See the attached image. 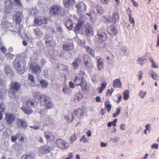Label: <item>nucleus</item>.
I'll use <instances>...</instances> for the list:
<instances>
[{
    "label": "nucleus",
    "mask_w": 159,
    "mask_h": 159,
    "mask_svg": "<svg viewBox=\"0 0 159 159\" xmlns=\"http://www.w3.org/2000/svg\"><path fill=\"white\" fill-rule=\"evenodd\" d=\"M26 62L24 59L19 60L16 59L14 63V65L18 73L21 74L24 73L26 67Z\"/></svg>",
    "instance_id": "f257e3e1"
},
{
    "label": "nucleus",
    "mask_w": 159,
    "mask_h": 159,
    "mask_svg": "<svg viewBox=\"0 0 159 159\" xmlns=\"http://www.w3.org/2000/svg\"><path fill=\"white\" fill-rule=\"evenodd\" d=\"M21 84L17 82H12L11 83L9 95L11 98L15 97L16 93L21 88Z\"/></svg>",
    "instance_id": "f03ea898"
},
{
    "label": "nucleus",
    "mask_w": 159,
    "mask_h": 159,
    "mask_svg": "<svg viewBox=\"0 0 159 159\" xmlns=\"http://www.w3.org/2000/svg\"><path fill=\"white\" fill-rule=\"evenodd\" d=\"M40 104L42 106H45V109L47 110L52 108L54 106L51 99L46 95L40 101Z\"/></svg>",
    "instance_id": "7ed1b4c3"
},
{
    "label": "nucleus",
    "mask_w": 159,
    "mask_h": 159,
    "mask_svg": "<svg viewBox=\"0 0 159 159\" xmlns=\"http://www.w3.org/2000/svg\"><path fill=\"white\" fill-rule=\"evenodd\" d=\"M56 143L59 148L62 149L67 148L69 146L68 143L61 139H57L56 141Z\"/></svg>",
    "instance_id": "20e7f679"
},
{
    "label": "nucleus",
    "mask_w": 159,
    "mask_h": 159,
    "mask_svg": "<svg viewBox=\"0 0 159 159\" xmlns=\"http://www.w3.org/2000/svg\"><path fill=\"white\" fill-rule=\"evenodd\" d=\"M48 20L46 18H43V19L40 18H35L34 20V25L38 26L42 24L46 25L48 24Z\"/></svg>",
    "instance_id": "39448f33"
},
{
    "label": "nucleus",
    "mask_w": 159,
    "mask_h": 159,
    "mask_svg": "<svg viewBox=\"0 0 159 159\" xmlns=\"http://www.w3.org/2000/svg\"><path fill=\"white\" fill-rule=\"evenodd\" d=\"M61 10V8L60 6L53 5L52 7L50 12L52 14L58 15L60 14Z\"/></svg>",
    "instance_id": "423d86ee"
},
{
    "label": "nucleus",
    "mask_w": 159,
    "mask_h": 159,
    "mask_svg": "<svg viewBox=\"0 0 159 159\" xmlns=\"http://www.w3.org/2000/svg\"><path fill=\"white\" fill-rule=\"evenodd\" d=\"M15 119V116L13 114L8 113L6 114L5 119L7 124H11L14 121Z\"/></svg>",
    "instance_id": "0eeeda50"
},
{
    "label": "nucleus",
    "mask_w": 159,
    "mask_h": 159,
    "mask_svg": "<svg viewBox=\"0 0 159 159\" xmlns=\"http://www.w3.org/2000/svg\"><path fill=\"white\" fill-rule=\"evenodd\" d=\"M29 67L34 73L36 74H39L42 70V68L38 64H30Z\"/></svg>",
    "instance_id": "6e6552de"
},
{
    "label": "nucleus",
    "mask_w": 159,
    "mask_h": 159,
    "mask_svg": "<svg viewBox=\"0 0 159 159\" xmlns=\"http://www.w3.org/2000/svg\"><path fill=\"white\" fill-rule=\"evenodd\" d=\"M84 81L83 74H79L75 76L74 82L76 86H80Z\"/></svg>",
    "instance_id": "1a4fd4ad"
},
{
    "label": "nucleus",
    "mask_w": 159,
    "mask_h": 159,
    "mask_svg": "<svg viewBox=\"0 0 159 159\" xmlns=\"http://www.w3.org/2000/svg\"><path fill=\"white\" fill-rule=\"evenodd\" d=\"M4 72L6 75L11 79H12L14 76L13 73L10 67L8 65H6L4 67Z\"/></svg>",
    "instance_id": "9d476101"
},
{
    "label": "nucleus",
    "mask_w": 159,
    "mask_h": 159,
    "mask_svg": "<svg viewBox=\"0 0 159 159\" xmlns=\"http://www.w3.org/2000/svg\"><path fill=\"white\" fill-rule=\"evenodd\" d=\"M6 8L5 12L6 13L9 14L12 11V3L11 1L7 0L5 1Z\"/></svg>",
    "instance_id": "9b49d317"
},
{
    "label": "nucleus",
    "mask_w": 159,
    "mask_h": 159,
    "mask_svg": "<svg viewBox=\"0 0 159 159\" xmlns=\"http://www.w3.org/2000/svg\"><path fill=\"white\" fill-rule=\"evenodd\" d=\"M46 45L49 47H53L55 46V43L51 36L46 35L45 37Z\"/></svg>",
    "instance_id": "f8f14e48"
},
{
    "label": "nucleus",
    "mask_w": 159,
    "mask_h": 159,
    "mask_svg": "<svg viewBox=\"0 0 159 159\" xmlns=\"http://www.w3.org/2000/svg\"><path fill=\"white\" fill-rule=\"evenodd\" d=\"M64 118L68 122L71 123L73 120V113L72 112L69 111L67 114L64 115Z\"/></svg>",
    "instance_id": "ddd939ff"
},
{
    "label": "nucleus",
    "mask_w": 159,
    "mask_h": 159,
    "mask_svg": "<svg viewBox=\"0 0 159 159\" xmlns=\"http://www.w3.org/2000/svg\"><path fill=\"white\" fill-rule=\"evenodd\" d=\"M83 58L85 66L87 67L90 68L92 66V65L89 62L90 59L89 56L87 55H84Z\"/></svg>",
    "instance_id": "4468645a"
},
{
    "label": "nucleus",
    "mask_w": 159,
    "mask_h": 159,
    "mask_svg": "<svg viewBox=\"0 0 159 159\" xmlns=\"http://www.w3.org/2000/svg\"><path fill=\"white\" fill-rule=\"evenodd\" d=\"M81 62V59L79 57H77L75 59L74 61L72 63V66L75 70L78 69V67Z\"/></svg>",
    "instance_id": "2eb2a0df"
},
{
    "label": "nucleus",
    "mask_w": 159,
    "mask_h": 159,
    "mask_svg": "<svg viewBox=\"0 0 159 159\" xmlns=\"http://www.w3.org/2000/svg\"><path fill=\"white\" fill-rule=\"evenodd\" d=\"M33 96L35 99L39 100L40 101L42 99H43L45 95L42 94L39 91L35 92L33 93Z\"/></svg>",
    "instance_id": "dca6fc26"
},
{
    "label": "nucleus",
    "mask_w": 159,
    "mask_h": 159,
    "mask_svg": "<svg viewBox=\"0 0 159 159\" xmlns=\"http://www.w3.org/2000/svg\"><path fill=\"white\" fill-rule=\"evenodd\" d=\"M76 7L79 11L83 12L86 9V6L85 4L83 2H81L78 4L76 5Z\"/></svg>",
    "instance_id": "f3484780"
},
{
    "label": "nucleus",
    "mask_w": 159,
    "mask_h": 159,
    "mask_svg": "<svg viewBox=\"0 0 159 159\" xmlns=\"http://www.w3.org/2000/svg\"><path fill=\"white\" fill-rule=\"evenodd\" d=\"M35 34L38 38H40L43 36V33L39 28H36L34 30Z\"/></svg>",
    "instance_id": "a211bd4d"
},
{
    "label": "nucleus",
    "mask_w": 159,
    "mask_h": 159,
    "mask_svg": "<svg viewBox=\"0 0 159 159\" xmlns=\"http://www.w3.org/2000/svg\"><path fill=\"white\" fill-rule=\"evenodd\" d=\"M97 35L99 39L101 40L102 41H104L107 39V35L103 32L98 31Z\"/></svg>",
    "instance_id": "6ab92c4d"
},
{
    "label": "nucleus",
    "mask_w": 159,
    "mask_h": 159,
    "mask_svg": "<svg viewBox=\"0 0 159 159\" xmlns=\"http://www.w3.org/2000/svg\"><path fill=\"white\" fill-rule=\"evenodd\" d=\"M107 30L108 33L111 34H115L118 32L117 30L115 29V27L113 25L108 27Z\"/></svg>",
    "instance_id": "aec40b11"
},
{
    "label": "nucleus",
    "mask_w": 159,
    "mask_h": 159,
    "mask_svg": "<svg viewBox=\"0 0 159 159\" xmlns=\"http://www.w3.org/2000/svg\"><path fill=\"white\" fill-rule=\"evenodd\" d=\"M23 18V16L21 13L20 12H17L16 15V23L17 24H19L21 22Z\"/></svg>",
    "instance_id": "412c9836"
},
{
    "label": "nucleus",
    "mask_w": 159,
    "mask_h": 159,
    "mask_svg": "<svg viewBox=\"0 0 159 159\" xmlns=\"http://www.w3.org/2000/svg\"><path fill=\"white\" fill-rule=\"evenodd\" d=\"M50 150V147L47 146H43L40 149L41 153L43 154L48 152Z\"/></svg>",
    "instance_id": "4be33fe9"
},
{
    "label": "nucleus",
    "mask_w": 159,
    "mask_h": 159,
    "mask_svg": "<svg viewBox=\"0 0 159 159\" xmlns=\"http://www.w3.org/2000/svg\"><path fill=\"white\" fill-rule=\"evenodd\" d=\"M63 2L64 5L66 7L71 6L75 2L74 0H63Z\"/></svg>",
    "instance_id": "5701e85b"
},
{
    "label": "nucleus",
    "mask_w": 159,
    "mask_h": 159,
    "mask_svg": "<svg viewBox=\"0 0 159 159\" xmlns=\"http://www.w3.org/2000/svg\"><path fill=\"white\" fill-rule=\"evenodd\" d=\"M103 60L101 58H99L97 61V66L99 70H101L103 68Z\"/></svg>",
    "instance_id": "b1692460"
},
{
    "label": "nucleus",
    "mask_w": 159,
    "mask_h": 159,
    "mask_svg": "<svg viewBox=\"0 0 159 159\" xmlns=\"http://www.w3.org/2000/svg\"><path fill=\"white\" fill-rule=\"evenodd\" d=\"M80 86L81 87L82 89L86 92H88L89 91V86L87 85L86 83L84 81Z\"/></svg>",
    "instance_id": "393cba45"
},
{
    "label": "nucleus",
    "mask_w": 159,
    "mask_h": 159,
    "mask_svg": "<svg viewBox=\"0 0 159 159\" xmlns=\"http://www.w3.org/2000/svg\"><path fill=\"white\" fill-rule=\"evenodd\" d=\"M80 86L81 87L82 89L86 92H88L89 91V86L87 85L86 83L84 81Z\"/></svg>",
    "instance_id": "a878e982"
},
{
    "label": "nucleus",
    "mask_w": 159,
    "mask_h": 159,
    "mask_svg": "<svg viewBox=\"0 0 159 159\" xmlns=\"http://www.w3.org/2000/svg\"><path fill=\"white\" fill-rule=\"evenodd\" d=\"M80 86L81 87L82 89L86 92H88L89 91V86L87 85L86 83L84 81Z\"/></svg>",
    "instance_id": "bb28decb"
},
{
    "label": "nucleus",
    "mask_w": 159,
    "mask_h": 159,
    "mask_svg": "<svg viewBox=\"0 0 159 159\" xmlns=\"http://www.w3.org/2000/svg\"><path fill=\"white\" fill-rule=\"evenodd\" d=\"M86 35L88 36L92 35L93 34V30L91 25H89L86 30Z\"/></svg>",
    "instance_id": "cd10ccee"
},
{
    "label": "nucleus",
    "mask_w": 159,
    "mask_h": 159,
    "mask_svg": "<svg viewBox=\"0 0 159 159\" xmlns=\"http://www.w3.org/2000/svg\"><path fill=\"white\" fill-rule=\"evenodd\" d=\"M21 109L25 113L28 115L31 114L33 112V111L32 109L28 108L25 106H22Z\"/></svg>",
    "instance_id": "c85d7f7f"
},
{
    "label": "nucleus",
    "mask_w": 159,
    "mask_h": 159,
    "mask_svg": "<svg viewBox=\"0 0 159 159\" xmlns=\"http://www.w3.org/2000/svg\"><path fill=\"white\" fill-rule=\"evenodd\" d=\"M44 133V137L47 140H51L53 139L54 136L50 132H45Z\"/></svg>",
    "instance_id": "c756f323"
},
{
    "label": "nucleus",
    "mask_w": 159,
    "mask_h": 159,
    "mask_svg": "<svg viewBox=\"0 0 159 159\" xmlns=\"http://www.w3.org/2000/svg\"><path fill=\"white\" fill-rule=\"evenodd\" d=\"M63 49L66 51L71 50L73 48V45L70 43L65 44L63 45Z\"/></svg>",
    "instance_id": "7c9ffc66"
},
{
    "label": "nucleus",
    "mask_w": 159,
    "mask_h": 159,
    "mask_svg": "<svg viewBox=\"0 0 159 159\" xmlns=\"http://www.w3.org/2000/svg\"><path fill=\"white\" fill-rule=\"evenodd\" d=\"M66 25L68 29L71 30L73 26V22L71 20L69 19L66 21Z\"/></svg>",
    "instance_id": "2f4dec72"
},
{
    "label": "nucleus",
    "mask_w": 159,
    "mask_h": 159,
    "mask_svg": "<svg viewBox=\"0 0 159 159\" xmlns=\"http://www.w3.org/2000/svg\"><path fill=\"white\" fill-rule=\"evenodd\" d=\"M84 23V20H80L77 24L75 26L74 30L75 32L79 31L82 25Z\"/></svg>",
    "instance_id": "473e14b6"
},
{
    "label": "nucleus",
    "mask_w": 159,
    "mask_h": 159,
    "mask_svg": "<svg viewBox=\"0 0 159 159\" xmlns=\"http://www.w3.org/2000/svg\"><path fill=\"white\" fill-rule=\"evenodd\" d=\"M18 125L21 127L24 128L27 126V124L25 121L22 119H20L18 122Z\"/></svg>",
    "instance_id": "72a5a7b5"
},
{
    "label": "nucleus",
    "mask_w": 159,
    "mask_h": 159,
    "mask_svg": "<svg viewBox=\"0 0 159 159\" xmlns=\"http://www.w3.org/2000/svg\"><path fill=\"white\" fill-rule=\"evenodd\" d=\"M129 98V92L128 90H125L123 93V98L125 100H128Z\"/></svg>",
    "instance_id": "f704fd0d"
},
{
    "label": "nucleus",
    "mask_w": 159,
    "mask_h": 159,
    "mask_svg": "<svg viewBox=\"0 0 159 159\" xmlns=\"http://www.w3.org/2000/svg\"><path fill=\"white\" fill-rule=\"evenodd\" d=\"M63 92L65 94H70L71 93V89L68 87L63 86L62 88Z\"/></svg>",
    "instance_id": "c9c22d12"
},
{
    "label": "nucleus",
    "mask_w": 159,
    "mask_h": 159,
    "mask_svg": "<svg viewBox=\"0 0 159 159\" xmlns=\"http://www.w3.org/2000/svg\"><path fill=\"white\" fill-rule=\"evenodd\" d=\"M40 84L41 87L43 89H45L48 87V83L45 80H41L40 82Z\"/></svg>",
    "instance_id": "e433bc0d"
},
{
    "label": "nucleus",
    "mask_w": 159,
    "mask_h": 159,
    "mask_svg": "<svg viewBox=\"0 0 159 159\" xmlns=\"http://www.w3.org/2000/svg\"><path fill=\"white\" fill-rule=\"evenodd\" d=\"M5 109L4 105L2 103H1L0 105V120L2 118V114L5 111Z\"/></svg>",
    "instance_id": "4c0bfd02"
},
{
    "label": "nucleus",
    "mask_w": 159,
    "mask_h": 159,
    "mask_svg": "<svg viewBox=\"0 0 159 159\" xmlns=\"http://www.w3.org/2000/svg\"><path fill=\"white\" fill-rule=\"evenodd\" d=\"M105 105L107 109V111L108 112H109L111 109V105L110 104L109 100L106 99L105 102Z\"/></svg>",
    "instance_id": "58836bf2"
},
{
    "label": "nucleus",
    "mask_w": 159,
    "mask_h": 159,
    "mask_svg": "<svg viewBox=\"0 0 159 159\" xmlns=\"http://www.w3.org/2000/svg\"><path fill=\"white\" fill-rule=\"evenodd\" d=\"M82 96L80 92H78L75 95L74 100L75 102H77L79 101L82 98Z\"/></svg>",
    "instance_id": "ea45409f"
},
{
    "label": "nucleus",
    "mask_w": 159,
    "mask_h": 159,
    "mask_svg": "<svg viewBox=\"0 0 159 159\" xmlns=\"http://www.w3.org/2000/svg\"><path fill=\"white\" fill-rule=\"evenodd\" d=\"M86 52L90 54L93 57H94V52L93 49L87 46L86 47Z\"/></svg>",
    "instance_id": "a19ab883"
},
{
    "label": "nucleus",
    "mask_w": 159,
    "mask_h": 159,
    "mask_svg": "<svg viewBox=\"0 0 159 159\" xmlns=\"http://www.w3.org/2000/svg\"><path fill=\"white\" fill-rule=\"evenodd\" d=\"M27 105L28 106H30L32 107H34L37 106V103L36 102H33L32 101L29 100L27 102Z\"/></svg>",
    "instance_id": "79ce46f5"
},
{
    "label": "nucleus",
    "mask_w": 159,
    "mask_h": 159,
    "mask_svg": "<svg viewBox=\"0 0 159 159\" xmlns=\"http://www.w3.org/2000/svg\"><path fill=\"white\" fill-rule=\"evenodd\" d=\"M75 114L78 117H80L83 115V110L80 109H78L75 110Z\"/></svg>",
    "instance_id": "37998d69"
},
{
    "label": "nucleus",
    "mask_w": 159,
    "mask_h": 159,
    "mask_svg": "<svg viewBox=\"0 0 159 159\" xmlns=\"http://www.w3.org/2000/svg\"><path fill=\"white\" fill-rule=\"evenodd\" d=\"M28 78L32 85L34 86L35 85V82L34 80V78L33 76L30 74H29Z\"/></svg>",
    "instance_id": "c03bdc74"
},
{
    "label": "nucleus",
    "mask_w": 159,
    "mask_h": 159,
    "mask_svg": "<svg viewBox=\"0 0 159 159\" xmlns=\"http://www.w3.org/2000/svg\"><path fill=\"white\" fill-rule=\"evenodd\" d=\"M149 74L150 75L151 77L154 80H158V76L157 74L154 72V71H152L151 73Z\"/></svg>",
    "instance_id": "a18cd8bd"
},
{
    "label": "nucleus",
    "mask_w": 159,
    "mask_h": 159,
    "mask_svg": "<svg viewBox=\"0 0 159 159\" xmlns=\"http://www.w3.org/2000/svg\"><path fill=\"white\" fill-rule=\"evenodd\" d=\"M150 61L152 63V67L154 68H158V66L157 65L156 62L154 61L152 58H149Z\"/></svg>",
    "instance_id": "49530a36"
},
{
    "label": "nucleus",
    "mask_w": 159,
    "mask_h": 159,
    "mask_svg": "<svg viewBox=\"0 0 159 159\" xmlns=\"http://www.w3.org/2000/svg\"><path fill=\"white\" fill-rule=\"evenodd\" d=\"M129 13L128 14L129 17V21L130 22L133 24V25L134 26V25L135 21L134 19L131 16V11L130 10H129Z\"/></svg>",
    "instance_id": "de8ad7c7"
},
{
    "label": "nucleus",
    "mask_w": 159,
    "mask_h": 159,
    "mask_svg": "<svg viewBox=\"0 0 159 159\" xmlns=\"http://www.w3.org/2000/svg\"><path fill=\"white\" fill-rule=\"evenodd\" d=\"M146 60V58H145L144 57H143L139 58L137 60L139 64L141 65H142L144 64Z\"/></svg>",
    "instance_id": "09e8293b"
},
{
    "label": "nucleus",
    "mask_w": 159,
    "mask_h": 159,
    "mask_svg": "<svg viewBox=\"0 0 159 159\" xmlns=\"http://www.w3.org/2000/svg\"><path fill=\"white\" fill-rule=\"evenodd\" d=\"M121 50L123 53L125 55L128 54L129 53L128 50L125 47H122Z\"/></svg>",
    "instance_id": "8fccbe9b"
},
{
    "label": "nucleus",
    "mask_w": 159,
    "mask_h": 159,
    "mask_svg": "<svg viewBox=\"0 0 159 159\" xmlns=\"http://www.w3.org/2000/svg\"><path fill=\"white\" fill-rule=\"evenodd\" d=\"M106 86L107 84L105 83H103L101 84V87L99 88V93H102V91L106 88Z\"/></svg>",
    "instance_id": "3c124183"
},
{
    "label": "nucleus",
    "mask_w": 159,
    "mask_h": 159,
    "mask_svg": "<svg viewBox=\"0 0 159 159\" xmlns=\"http://www.w3.org/2000/svg\"><path fill=\"white\" fill-rule=\"evenodd\" d=\"M10 25V23H9L7 21H3L2 23V25L3 26V28H4V27L6 28H8L9 27Z\"/></svg>",
    "instance_id": "603ef678"
},
{
    "label": "nucleus",
    "mask_w": 159,
    "mask_h": 159,
    "mask_svg": "<svg viewBox=\"0 0 159 159\" xmlns=\"http://www.w3.org/2000/svg\"><path fill=\"white\" fill-rule=\"evenodd\" d=\"M22 159H34V158L30 155H24L22 156Z\"/></svg>",
    "instance_id": "864d4df0"
},
{
    "label": "nucleus",
    "mask_w": 159,
    "mask_h": 159,
    "mask_svg": "<svg viewBox=\"0 0 159 159\" xmlns=\"http://www.w3.org/2000/svg\"><path fill=\"white\" fill-rule=\"evenodd\" d=\"M77 135H76V134H74L73 136H72L70 140V143H73L77 139Z\"/></svg>",
    "instance_id": "5fc2aeb1"
},
{
    "label": "nucleus",
    "mask_w": 159,
    "mask_h": 159,
    "mask_svg": "<svg viewBox=\"0 0 159 159\" xmlns=\"http://www.w3.org/2000/svg\"><path fill=\"white\" fill-rule=\"evenodd\" d=\"M119 80L117 79L114 81L113 86L114 87H119Z\"/></svg>",
    "instance_id": "6e6d98bb"
},
{
    "label": "nucleus",
    "mask_w": 159,
    "mask_h": 159,
    "mask_svg": "<svg viewBox=\"0 0 159 159\" xmlns=\"http://www.w3.org/2000/svg\"><path fill=\"white\" fill-rule=\"evenodd\" d=\"M146 92L140 91L139 93V96L141 98H143L146 95Z\"/></svg>",
    "instance_id": "4d7b16f0"
},
{
    "label": "nucleus",
    "mask_w": 159,
    "mask_h": 159,
    "mask_svg": "<svg viewBox=\"0 0 159 159\" xmlns=\"http://www.w3.org/2000/svg\"><path fill=\"white\" fill-rule=\"evenodd\" d=\"M88 141V139L85 137V135H83L82 136L80 141L83 142H87Z\"/></svg>",
    "instance_id": "13d9d810"
},
{
    "label": "nucleus",
    "mask_w": 159,
    "mask_h": 159,
    "mask_svg": "<svg viewBox=\"0 0 159 159\" xmlns=\"http://www.w3.org/2000/svg\"><path fill=\"white\" fill-rule=\"evenodd\" d=\"M29 11L30 12L31 15L32 16H33L36 14L37 10L35 9L32 8Z\"/></svg>",
    "instance_id": "bf43d9fd"
},
{
    "label": "nucleus",
    "mask_w": 159,
    "mask_h": 159,
    "mask_svg": "<svg viewBox=\"0 0 159 159\" xmlns=\"http://www.w3.org/2000/svg\"><path fill=\"white\" fill-rule=\"evenodd\" d=\"M114 19L115 20L119 21V14L118 13L114 12L113 14Z\"/></svg>",
    "instance_id": "052dcab7"
},
{
    "label": "nucleus",
    "mask_w": 159,
    "mask_h": 159,
    "mask_svg": "<svg viewBox=\"0 0 159 159\" xmlns=\"http://www.w3.org/2000/svg\"><path fill=\"white\" fill-rule=\"evenodd\" d=\"M113 92V90L111 88V89H108L107 90V93H106V95L107 96H111V93H112Z\"/></svg>",
    "instance_id": "680f3d73"
},
{
    "label": "nucleus",
    "mask_w": 159,
    "mask_h": 159,
    "mask_svg": "<svg viewBox=\"0 0 159 159\" xmlns=\"http://www.w3.org/2000/svg\"><path fill=\"white\" fill-rule=\"evenodd\" d=\"M143 72L142 71H140L138 74V76L139 77V80H141L142 78V75H143Z\"/></svg>",
    "instance_id": "e2e57ef3"
},
{
    "label": "nucleus",
    "mask_w": 159,
    "mask_h": 159,
    "mask_svg": "<svg viewBox=\"0 0 159 159\" xmlns=\"http://www.w3.org/2000/svg\"><path fill=\"white\" fill-rule=\"evenodd\" d=\"M15 3L17 5L20 6L22 5L20 0H14Z\"/></svg>",
    "instance_id": "0e129e2a"
},
{
    "label": "nucleus",
    "mask_w": 159,
    "mask_h": 159,
    "mask_svg": "<svg viewBox=\"0 0 159 159\" xmlns=\"http://www.w3.org/2000/svg\"><path fill=\"white\" fill-rule=\"evenodd\" d=\"M73 154L70 152L67 155V157L65 159H73Z\"/></svg>",
    "instance_id": "69168bd1"
},
{
    "label": "nucleus",
    "mask_w": 159,
    "mask_h": 159,
    "mask_svg": "<svg viewBox=\"0 0 159 159\" xmlns=\"http://www.w3.org/2000/svg\"><path fill=\"white\" fill-rule=\"evenodd\" d=\"M158 144L155 143L152 144L151 146V147L153 149H157L158 148Z\"/></svg>",
    "instance_id": "338daca9"
},
{
    "label": "nucleus",
    "mask_w": 159,
    "mask_h": 159,
    "mask_svg": "<svg viewBox=\"0 0 159 159\" xmlns=\"http://www.w3.org/2000/svg\"><path fill=\"white\" fill-rule=\"evenodd\" d=\"M4 84V80L0 78V88L2 87Z\"/></svg>",
    "instance_id": "774afa93"
}]
</instances>
